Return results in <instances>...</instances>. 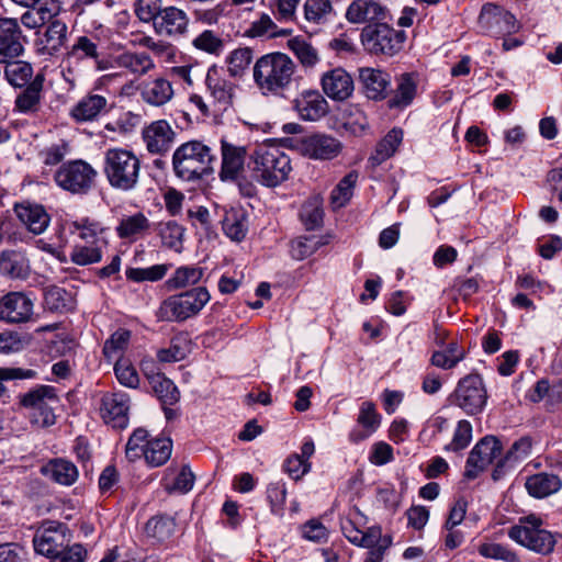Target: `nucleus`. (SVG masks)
Here are the masks:
<instances>
[{
  "instance_id": "58",
  "label": "nucleus",
  "mask_w": 562,
  "mask_h": 562,
  "mask_svg": "<svg viewBox=\"0 0 562 562\" xmlns=\"http://www.w3.org/2000/svg\"><path fill=\"white\" fill-rule=\"evenodd\" d=\"M148 431L144 428H137L131 435L125 449V454L130 461L140 459L145 453L148 439Z\"/></svg>"
},
{
  "instance_id": "43",
  "label": "nucleus",
  "mask_w": 562,
  "mask_h": 562,
  "mask_svg": "<svg viewBox=\"0 0 562 562\" xmlns=\"http://www.w3.org/2000/svg\"><path fill=\"white\" fill-rule=\"evenodd\" d=\"M157 233L165 247H168L176 252L182 250L184 228L176 221H162L157 225Z\"/></svg>"
},
{
  "instance_id": "14",
  "label": "nucleus",
  "mask_w": 562,
  "mask_h": 562,
  "mask_svg": "<svg viewBox=\"0 0 562 562\" xmlns=\"http://www.w3.org/2000/svg\"><path fill=\"white\" fill-rule=\"evenodd\" d=\"M70 541L69 529L64 524L49 521L35 533L33 546L36 553L52 560Z\"/></svg>"
},
{
  "instance_id": "27",
  "label": "nucleus",
  "mask_w": 562,
  "mask_h": 562,
  "mask_svg": "<svg viewBox=\"0 0 562 562\" xmlns=\"http://www.w3.org/2000/svg\"><path fill=\"white\" fill-rule=\"evenodd\" d=\"M381 416L372 402H363L360 405L357 418V427L349 434L350 441L357 443L373 435L380 427Z\"/></svg>"
},
{
  "instance_id": "3",
  "label": "nucleus",
  "mask_w": 562,
  "mask_h": 562,
  "mask_svg": "<svg viewBox=\"0 0 562 562\" xmlns=\"http://www.w3.org/2000/svg\"><path fill=\"white\" fill-rule=\"evenodd\" d=\"M295 68L286 54L269 53L256 60L254 81L263 94H279L293 82Z\"/></svg>"
},
{
  "instance_id": "18",
  "label": "nucleus",
  "mask_w": 562,
  "mask_h": 562,
  "mask_svg": "<svg viewBox=\"0 0 562 562\" xmlns=\"http://www.w3.org/2000/svg\"><path fill=\"white\" fill-rule=\"evenodd\" d=\"M128 411L130 396L125 392L106 393L101 398V418L113 428H125L127 426Z\"/></svg>"
},
{
  "instance_id": "24",
  "label": "nucleus",
  "mask_w": 562,
  "mask_h": 562,
  "mask_svg": "<svg viewBox=\"0 0 562 562\" xmlns=\"http://www.w3.org/2000/svg\"><path fill=\"white\" fill-rule=\"evenodd\" d=\"M359 82L366 95L371 100H382L386 97L391 76L382 69L372 67L359 68Z\"/></svg>"
},
{
  "instance_id": "34",
  "label": "nucleus",
  "mask_w": 562,
  "mask_h": 562,
  "mask_svg": "<svg viewBox=\"0 0 562 562\" xmlns=\"http://www.w3.org/2000/svg\"><path fill=\"white\" fill-rule=\"evenodd\" d=\"M14 211L20 221L34 234H42L49 224V216L42 205L16 204Z\"/></svg>"
},
{
  "instance_id": "44",
  "label": "nucleus",
  "mask_w": 562,
  "mask_h": 562,
  "mask_svg": "<svg viewBox=\"0 0 562 562\" xmlns=\"http://www.w3.org/2000/svg\"><path fill=\"white\" fill-rule=\"evenodd\" d=\"M44 305L52 312L65 313L74 308V297L63 288L47 286L44 290Z\"/></svg>"
},
{
  "instance_id": "10",
  "label": "nucleus",
  "mask_w": 562,
  "mask_h": 562,
  "mask_svg": "<svg viewBox=\"0 0 562 562\" xmlns=\"http://www.w3.org/2000/svg\"><path fill=\"white\" fill-rule=\"evenodd\" d=\"M361 44L372 55L394 56L403 46L405 34L385 21L367 24L360 34Z\"/></svg>"
},
{
  "instance_id": "63",
  "label": "nucleus",
  "mask_w": 562,
  "mask_h": 562,
  "mask_svg": "<svg viewBox=\"0 0 562 562\" xmlns=\"http://www.w3.org/2000/svg\"><path fill=\"white\" fill-rule=\"evenodd\" d=\"M301 220L307 229H315L323 222V210L317 200L306 201L300 212Z\"/></svg>"
},
{
  "instance_id": "51",
  "label": "nucleus",
  "mask_w": 562,
  "mask_h": 562,
  "mask_svg": "<svg viewBox=\"0 0 562 562\" xmlns=\"http://www.w3.org/2000/svg\"><path fill=\"white\" fill-rule=\"evenodd\" d=\"M289 47L305 68H313L319 61L317 49L303 38H292Z\"/></svg>"
},
{
  "instance_id": "40",
  "label": "nucleus",
  "mask_w": 562,
  "mask_h": 562,
  "mask_svg": "<svg viewBox=\"0 0 562 562\" xmlns=\"http://www.w3.org/2000/svg\"><path fill=\"white\" fill-rule=\"evenodd\" d=\"M403 139L402 130H391L376 145L375 151L371 155L372 166H379L394 155Z\"/></svg>"
},
{
  "instance_id": "25",
  "label": "nucleus",
  "mask_w": 562,
  "mask_h": 562,
  "mask_svg": "<svg viewBox=\"0 0 562 562\" xmlns=\"http://www.w3.org/2000/svg\"><path fill=\"white\" fill-rule=\"evenodd\" d=\"M110 58L113 68L125 69L136 77L145 76L155 68L153 58L145 52L123 50Z\"/></svg>"
},
{
  "instance_id": "53",
  "label": "nucleus",
  "mask_w": 562,
  "mask_h": 562,
  "mask_svg": "<svg viewBox=\"0 0 562 562\" xmlns=\"http://www.w3.org/2000/svg\"><path fill=\"white\" fill-rule=\"evenodd\" d=\"M169 266L161 263L147 268H128L125 274L128 280L134 282H155L161 280L167 274Z\"/></svg>"
},
{
  "instance_id": "19",
  "label": "nucleus",
  "mask_w": 562,
  "mask_h": 562,
  "mask_svg": "<svg viewBox=\"0 0 562 562\" xmlns=\"http://www.w3.org/2000/svg\"><path fill=\"white\" fill-rule=\"evenodd\" d=\"M321 87L329 99L339 102L349 99L355 90L351 75L342 67L324 71L321 76Z\"/></svg>"
},
{
  "instance_id": "16",
  "label": "nucleus",
  "mask_w": 562,
  "mask_h": 562,
  "mask_svg": "<svg viewBox=\"0 0 562 562\" xmlns=\"http://www.w3.org/2000/svg\"><path fill=\"white\" fill-rule=\"evenodd\" d=\"M177 133L171 124L165 120H156L142 131V138L147 151L151 155H165L176 142Z\"/></svg>"
},
{
  "instance_id": "35",
  "label": "nucleus",
  "mask_w": 562,
  "mask_h": 562,
  "mask_svg": "<svg viewBox=\"0 0 562 562\" xmlns=\"http://www.w3.org/2000/svg\"><path fill=\"white\" fill-rule=\"evenodd\" d=\"M417 92V76L412 72L401 74L396 78V89L390 99V108L402 109L408 106Z\"/></svg>"
},
{
  "instance_id": "45",
  "label": "nucleus",
  "mask_w": 562,
  "mask_h": 562,
  "mask_svg": "<svg viewBox=\"0 0 562 562\" xmlns=\"http://www.w3.org/2000/svg\"><path fill=\"white\" fill-rule=\"evenodd\" d=\"M149 228L148 218L140 212L123 216L115 231L120 238H135Z\"/></svg>"
},
{
  "instance_id": "9",
  "label": "nucleus",
  "mask_w": 562,
  "mask_h": 562,
  "mask_svg": "<svg viewBox=\"0 0 562 562\" xmlns=\"http://www.w3.org/2000/svg\"><path fill=\"white\" fill-rule=\"evenodd\" d=\"M211 294L204 286H196L167 297L157 311V317L165 322H184L196 316L210 302Z\"/></svg>"
},
{
  "instance_id": "2",
  "label": "nucleus",
  "mask_w": 562,
  "mask_h": 562,
  "mask_svg": "<svg viewBox=\"0 0 562 562\" xmlns=\"http://www.w3.org/2000/svg\"><path fill=\"white\" fill-rule=\"evenodd\" d=\"M249 169L258 183L276 188L289 179L292 165L289 155L279 145L262 143L250 155Z\"/></svg>"
},
{
  "instance_id": "33",
  "label": "nucleus",
  "mask_w": 562,
  "mask_h": 562,
  "mask_svg": "<svg viewBox=\"0 0 562 562\" xmlns=\"http://www.w3.org/2000/svg\"><path fill=\"white\" fill-rule=\"evenodd\" d=\"M42 473L57 484L70 486L79 476L77 467L66 459L57 458L42 467Z\"/></svg>"
},
{
  "instance_id": "38",
  "label": "nucleus",
  "mask_w": 562,
  "mask_h": 562,
  "mask_svg": "<svg viewBox=\"0 0 562 562\" xmlns=\"http://www.w3.org/2000/svg\"><path fill=\"white\" fill-rule=\"evenodd\" d=\"M204 276V268L198 265L181 266L167 280L171 290L184 289L198 284Z\"/></svg>"
},
{
  "instance_id": "47",
  "label": "nucleus",
  "mask_w": 562,
  "mask_h": 562,
  "mask_svg": "<svg viewBox=\"0 0 562 562\" xmlns=\"http://www.w3.org/2000/svg\"><path fill=\"white\" fill-rule=\"evenodd\" d=\"M2 272L12 279H23L29 274V262L24 254L20 251H7L2 254Z\"/></svg>"
},
{
  "instance_id": "26",
  "label": "nucleus",
  "mask_w": 562,
  "mask_h": 562,
  "mask_svg": "<svg viewBox=\"0 0 562 562\" xmlns=\"http://www.w3.org/2000/svg\"><path fill=\"white\" fill-rule=\"evenodd\" d=\"M33 314L32 300L22 292H11L2 297V321L23 323Z\"/></svg>"
},
{
  "instance_id": "8",
  "label": "nucleus",
  "mask_w": 562,
  "mask_h": 562,
  "mask_svg": "<svg viewBox=\"0 0 562 562\" xmlns=\"http://www.w3.org/2000/svg\"><path fill=\"white\" fill-rule=\"evenodd\" d=\"M87 59L93 60L97 71H106L113 69L111 58L102 57L99 53L97 38L81 35L76 38L75 43L68 49L63 59V75L65 79L75 83L82 74V63Z\"/></svg>"
},
{
  "instance_id": "37",
  "label": "nucleus",
  "mask_w": 562,
  "mask_h": 562,
  "mask_svg": "<svg viewBox=\"0 0 562 562\" xmlns=\"http://www.w3.org/2000/svg\"><path fill=\"white\" fill-rule=\"evenodd\" d=\"M345 537L353 544L362 548L374 547L381 540V529L372 527L367 532L359 530L351 519L341 521Z\"/></svg>"
},
{
  "instance_id": "13",
  "label": "nucleus",
  "mask_w": 562,
  "mask_h": 562,
  "mask_svg": "<svg viewBox=\"0 0 562 562\" xmlns=\"http://www.w3.org/2000/svg\"><path fill=\"white\" fill-rule=\"evenodd\" d=\"M487 402V392L483 379L469 374L458 382L453 393V403L469 415L483 411Z\"/></svg>"
},
{
  "instance_id": "60",
  "label": "nucleus",
  "mask_w": 562,
  "mask_h": 562,
  "mask_svg": "<svg viewBox=\"0 0 562 562\" xmlns=\"http://www.w3.org/2000/svg\"><path fill=\"white\" fill-rule=\"evenodd\" d=\"M114 372L117 381L131 389H136L139 384V376L136 369L130 360L120 358L114 366Z\"/></svg>"
},
{
  "instance_id": "52",
  "label": "nucleus",
  "mask_w": 562,
  "mask_h": 562,
  "mask_svg": "<svg viewBox=\"0 0 562 562\" xmlns=\"http://www.w3.org/2000/svg\"><path fill=\"white\" fill-rule=\"evenodd\" d=\"M175 520L167 516H156L150 518L145 526L147 536L164 541L175 531Z\"/></svg>"
},
{
  "instance_id": "39",
  "label": "nucleus",
  "mask_w": 562,
  "mask_h": 562,
  "mask_svg": "<svg viewBox=\"0 0 562 562\" xmlns=\"http://www.w3.org/2000/svg\"><path fill=\"white\" fill-rule=\"evenodd\" d=\"M225 235L234 241H240L248 231L247 217L243 210L231 209L222 221Z\"/></svg>"
},
{
  "instance_id": "31",
  "label": "nucleus",
  "mask_w": 562,
  "mask_h": 562,
  "mask_svg": "<svg viewBox=\"0 0 562 562\" xmlns=\"http://www.w3.org/2000/svg\"><path fill=\"white\" fill-rule=\"evenodd\" d=\"M525 487L531 497L540 499L558 493L562 480L554 473L541 472L527 476Z\"/></svg>"
},
{
  "instance_id": "28",
  "label": "nucleus",
  "mask_w": 562,
  "mask_h": 562,
  "mask_svg": "<svg viewBox=\"0 0 562 562\" xmlns=\"http://www.w3.org/2000/svg\"><path fill=\"white\" fill-rule=\"evenodd\" d=\"M221 145L222 169L220 177L224 181L235 180L244 167L246 148L236 146L225 139L221 140Z\"/></svg>"
},
{
  "instance_id": "6",
  "label": "nucleus",
  "mask_w": 562,
  "mask_h": 562,
  "mask_svg": "<svg viewBox=\"0 0 562 562\" xmlns=\"http://www.w3.org/2000/svg\"><path fill=\"white\" fill-rule=\"evenodd\" d=\"M213 161L211 148L200 140L183 143L172 155L176 175L187 181L201 179L209 175L213 170Z\"/></svg>"
},
{
  "instance_id": "41",
  "label": "nucleus",
  "mask_w": 562,
  "mask_h": 562,
  "mask_svg": "<svg viewBox=\"0 0 562 562\" xmlns=\"http://www.w3.org/2000/svg\"><path fill=\"white\" fill-rule=\"evenodd\" d=\"M172 452V441L169 438H155L146 443L143 457L150 467L165 464Z\"/></svg>"
},
{
  "instance_id": "23",
  "label": "nucleus",
  "mask_w": 562,
  "mask_h": 562,
  "mask_svg": "<svg viewBox=\"0 0 562 562\" xmlns=\"http://www.w3.org/2000/svg\"><path fill=\"white\" fill-rule=\"evenodd\" d=\"M387 9L375 0H355L346 11V19L353 24L376 23L385 21Z\"/></svg>"
},
{
  "instance_id": "64",
  "label": "nucleus",
  "mask_w": 562,
  "mask_h": 562,
  "mask_svg": "<svg viewBox=\"0 0 562 562\" xmlns=\"http://www.w3.org/2000/svg\"><path fill=\"white\" fill-rule=\"evenodd\" d=\"M196 49L217 55L223 48V41L211 30H205L192 42Z\"/></svg>"
},
{
  "instance_id": "49",
  "label": "nucleus",
  "mask_w": 562,
  "mask_h": 562,
  "mask_svg": "<svg viewBox=\"0 0 562 562\" xmlns=\"http://www.w3.org/2000/svg\"><path fill=\"white\" fill-rule=\"evenodd\" d=\"M358 181V172L346 175L331 191L330 200L334 207L345 206L353 194V188Z\"/></svg>"
},
{
  "instance_id": "12",
  "label": "nucleus",
  "mask_w": 562,
  "mask_h": 562,
  "mask_svg": "<svg viewBox=\"0 0 562 562\" xmlns=\"http://www.w3.org/2000/svg\"><path fill=\"white\" fill-rule=\"evenodd\" d=\"M97 177L95 169L83 160H74L61 165L55 173L58 187L71 193L88 192Z\"/></svg>"
},
{
  "instance_id": "36",
  "label": "nucleus",
  "mask_w": 562,
  "mask_h": 562,
  "mask_svg": "<svg viewBox=\"0 0 562 562\" xmlns=\"http://www.w3.org/2000/svg\"><path fill=\"white\" fill-rule=\"evenodd\" d=\"M300 116L306 121H317L327 112L326 100L316 91L303 93L295 105Z\"/></svg>"
},
{
  "instance_id": "56",
  "label": "nucleus",
  "mask_w": 562,
  "mask_h": 562,
  "mask_svg": "<svg viewBox=\"0 0 562 562\" xmlns=\"http://www.w3.org/2000/svg\"><path fill=\"white\" fill-rule=\"evenodd\" d=\"M67 37L68 26L66 22L59 18L53 20L45 32L47 45L57 52L66 44Z\"/></svg>"
},
{
  "instance_id": "42",
  "label": "nucleus",
  "mask_w": 562,
  "mask_h": 562,
  "mask_svg": "<svg viewBox=\"0 0 562 562\" xmlns=\"http://www.w3.org/2000/svg\"><path fill=\"white\" fill-rule=\"evenodd\" d=\"M43 81V76L36 75L30 85L24 87L23 92L16 97L15 106L20 112H31L36 110L41 100Z\"/></svg>"
},
{
  "instance_id": "48",
  "label": "nucleus",
  "mask_w": 562,
  "mask_h": 562,
  "mask_svg": "<svg viewBox=\"0 0 562 562\" xmlns=\"http://www.w3.org/2000/svg\"><path fill=\"white\" fill-rule=\"evenodd\" d=\"M532 451V440L530 437H521L516 440L503 459L499 460L498 467H513L516 463L527 459Z\"/></svg>"
},
{
  "instance_id": "21",
  "label": "nucleus",
  "mask_w": 562,
  "mask_h": 562,
  "mask_svg": "<svg viewBox=\"0 0 562 562\" xmlns=\"http://www.w3.org/2000/svg\"><path fill=\"white\" fill-rule=\"evenodd\" d=\"M189 21L187 12L170 5L162 8L153 27L160 36L177 38L188 32Z\"/></svg>"
},
{
  "instance_id": "29",
  "label": "nucleus",
  "mask_w": 562,
  "mask_h": 562,
  "mask_svg": "<svg viewBox=\"0 0 562 562\" xmlns=\"http://www.w3.org/2000/svg\"><path fill=\"white\" fill-rule=\"evenodd\" d=\"M108 111V99L104 95L88 93L71 109L70 116L76 122H91Z\"/></svg>"
},
{
  "instance_id": "30",
  "label": "nucleus",
  "mask_w": 562,
  "mask_h": 562,
  "mask_svg": "<svg viewBox=\"0 0 562 562\" xmlns=\"http://www.w3.org/2000/svg\"><path fill=\"white\" fill-rule=\"evenodd\" d=\"M175 95L172 83L164 78L156 77L143 83L142 100L153 106H162L170 102Z\"/></svg>"
},
{
  "instance_id": "59",
  "label": "nucleus",
  "mask_w": 562,
  "mask_h": 562,
  "mask_svg": "<svg viewBox=\"0 0 562 562\" xmlns=\"http://www.w3.org/2000/svg\"><path fill=\"white\" fill-rule=\"evenodd\" d=\"M267 498L270 504L271 513L276 516H283V507L286 498V486L283 481L272 482L267 488Z\"/></svg>"
},
{
  "instance_id": "15",
  "label": "nucleus",
  "mask_w": 562,
  "mask_h": 562,
  "mask_svg": "<svg viewBox=\"0 0 562 562\" xmlns=\"http://www.w3.org/2000/svg\"><path fill=\"white\" fill-rule=\"evenodd\" d=\"M503 446L495 436H485L472 448L464 475L473 480L502 454Z\"/></svg>"
},
{
  "instance_id": "1",
  "label": "nucleus",
  "mask_w": 562,
  "mask_h": 562,
  "mask_svg": "<svg viewBox=\"0 0 562 562\" xmlns=\"http://www.w3.org/2000/svg\"><path fill=\"white\" fill-rule=\"evenodd\" d=\"M70 233L76 240L70 251V260L77 266L98 263L109 246L106 228L98 221L83 217L70 223Z\"/></svg>"
},
{
  "instance_id": "32",
  "label": "nucleus",
  "mask_w": 562,
  "mask_h": 562,
  "mask_svg": "<svg viewBox=\"0 0 562 562\" xmlns=\"http://www.w3.org/2000/svg\"><path fill=\"white\" fill-rule=\"evenodd\" d=\"M194 480L195 476L188 465H182L179 470L169 467L165 471L161 484L168 494H186L192 490Z\"/></svg>"
},
{
  "instance_id": "54",
  "label": "nucleus",
  "mask_w": 562,
  "mask_h": 562,
  "mask_svg": "<svg viewBox=\"0 0 562 562\" xmlns=\"http://www.w3.org/2000/svg\"><path fill=\"white\" fill-rule=\"evenodd\" d=\"M464 358V351L457 342H450L445 351H436L431 356V363L438 368L448 370L456 367Z\"/></svg>"
},
{
  "instance_id": "22",
  "label": "nucleus",
  "mask_w": 562,
  "mask_h": 562,
  "mask_svg": "<svg viewBox=\"0 0 562 562\" xmlns=\"http://www.w3.org/2000/svg\"><path fill=\"white\" fill-rule=\"evenodd\" d=\"M206 88L211 98L213 113H224L233 104L234 86L216 76V70L210 69L206 75Z\"/></svg>"
},
{
  "instance_id": "46",
  "label": "nucleus",
  "mask_w": 562,
  "mask_h": 562,
  "mask_svg": "<svg viewBox=\"0 0 562 562\" xmlns=\"http://www.w3.org/2000/svg\"><path fill=\"white\" fill-rule=\"evenodd\" d=\"M155 394L164 404L172 405L179 401L180 393L173 382L161 373L148 375Z\"/></svg>"
},
{
  "instance_id": "57",
  "label": "nucleus",
  "mask_w": 562,
  "mask_h": 562,
  "mask_svg": "<svg viewBox=\"0 0 562 562\" xmlns=\"http://www.w3.org/2000/svg\"><path fill=\"white\" fill-rule=\"evenodd\" d=\"M252 59V50L248 47L238 48L231 53L227 59V70L233 77H240L248 69Z\"/></svg>"
},
{
  "instance_id": "61",
  "label": "nucleus",
  "mask_w": 562,
  "mask_h": 562,
  "mask_svg": "<svg viewBox=\"0 0 562 562\" xmlns=\"http://www.w3.org/2000/svg\"><path fill=\"white\" fill-rule=\"evenodd\" d=\"M131 333L127 329H117L105 341L103 353L108 359L119 356L128 345Z\"/></svg>"
},
{
  "instance_id": "50",
  "label": "nucleus",
  "mask_w": 562,
  "mask_h": 562,
  "mask_svg": "<svg viewBox=\"0 0 562 562\" xmlns=\"http://www.w3.org/2000/svg\"><path fill=\"white\" fill-rule=\"evenodd\" d=\"M477 551L486 559L501 560L504 562H521L517 552L507 544L485 542L479 546Z\"/></svg>"
},
{
  "instance_id": "4",
  "label": "nucleus",
  "mask_w": 562,
  "mask_h": 562,
  "mask_svg": "<svg viewBox=\"0 0 562 562\" xmlns=\"http://www.w3.org/2000/svg\"><path fill=\"white\" fill-rule=\"evenodd\" d=\"M21 31L16 19L2 18V64H5L4 75L8 82L14 88H24L34 79L29 63L23 60L10 61L22 54Z\"/></svg>"
},
{
  "instance_id": "55",
  "label": "nucleus",
  "mask_w": 562,
  "mask_h": 562,
  "mask_svg": "<svg viewBox=\"0 0 562 562\" xmlns=\"http://www.w3.org/2000/svg\"><path fill=\"white\" fill-rule=\"evenodd\" d=\"M278 31L277 24L272 21L269 14L262 13L260 18L254 21L245 31L248 37H277L283 35Z\"/></svg>"
},
{
  "instance_id": "20",
  "label": "nucleus",
  "mask_w": 562,
  "mask_h": 562,
  "mask_svg": "<svg viewBox=\"0 0 562 562\" xmlns=\"http://www.w3.org/2000/svg\"><path fill=\"white\" fill-rule=\"evenodd\" d=\"M479 24L484 31L495 34H510L518 30L514 14L494 3L482 8Z\"/></svg>"
},
{
  "instance_id": "62",
  "label": "nucleus",
  "mask_w": 562,
  "mask_h": 562,
  "mask_svg": "<svg viewBox=\"0 0 562 562\" xmlns=\"http://www.w3.org/2000/svg\"><path fill=\"white\" fill-rule=\"evenodd\" d=\"M133 8L140 22L151 23L153 25L162 10L159 0H136Z\"/></svg>"
},
{
  "instance_id": "11",
  "label": "nucleus",
  "mask_w": 562,
  "mask_h": 562,
  "mask_svg": "<svg viewBox=\"0 0 562 562\" xmlns=\"http://www.w3.org/2000/svg\"><path fill=\"white\" fill-rule=\"evenodd\" d=\"M21 405L31 409L32 422L42 427L55 424L54 408L58 404V397L52 386L42 385L24 394Z\"/></svg>"
},
{
  "instance_id": "7",
  "label": "nucleus",
  "mask_w": 562,
  "mask_h": 562,
  "mask_svg": "<svg viewBox=\"0 0 562 562\" xmlns=\"http://www.w3.org/2000/svg\"><path fill=\"white\" fill-rule=\"evenodd\" d=\"M543 525V520L533 514L520 517L517 524L508 528L507 536L529 551L548 555L553 552L557 538Z\"/></svg>"
},
{
  "instance_id": "17",
  "label": "nucleus",
  "mask_w": 562,
  "mask_h": 562,
  "mask_svg": "<svg viewBox=\"0 0 562 562\" xmlns=\"http://www.w3.org/2000/svg\"><path fill=\"white\" fill-rule=\"evenodd\" d=\"M300 153L314 160H331L338 157L342 150L339 139L326 134H312L299 144Z\"/></svg>"
},
{
  "instance_id": "5",
  "label": "nucleus",
  "mask_w": 562,
  "mask_h": 562,
  "mask_svg": "<svg viewBox=\"0 0 562 562\" xmlns=\"http://www.w3.org/2000/svg\"><path fill=\"white\" fill-rule=\"evenodd\" d=\"M103 171L112 188L131 191L139 180L140 160L132 150L110 148L104 154Z\"/></svg>"
}]
</instances>
